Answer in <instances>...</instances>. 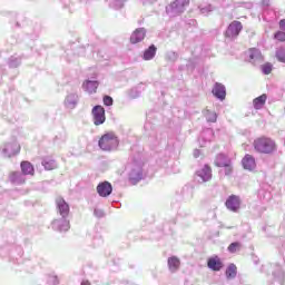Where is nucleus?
Returning <instances> with one entry per match:
<instances>
[{"mask_svg":"<svg viewBox=\"0 0 285 285\" xmlns=\"http://www.w3.org/2000/svg\"><path fill=\"white\" fill-rule=\"evenodd\" d=\"M225 275L227 279H235L237 277V266L235 264H229L226 268Z\"/></svg>","mask_w":285,"mask_h":285,"instance_id":"nucleus-29","label":"nucleus"},{"mask_svg":"<svg viewBox=\"0 0 285 285\" xmlns=\"http://www.w3.org/2000/svg\"><path fill=\"white\" fill-rule=\"evenodd\" d=\"M155 55H157V47L150 45L149 48L144 51L142 59L144 61H151V59H155Z\"/></svg>","mask_w":285,"mask_h":285,"instance_id":"nucleus-28","label":"nucleus"},{"mask_svg":"<svg viewBox=\"0 0 285 285\" xmlns=\"http://www.w3.org/2000/svg\"><path fill=\"white\" fill-rule=\"evenodd\" d=\"M215 166L218 168H225V175H230L233 173V167L230 166V158L224 154H218L215 159Z\"/></svg>","mask_w":285,"mask_h":285,"instance_id":"nucleus-7","label":"nucleus"},{"mask_svg":"<svg viewBox=\"0 0 285 285\" xmlns=\"http://www.w3.org/2000/svg\"><path fill=\"white\" fill-rule=\"evenodd\" d=\"M128 179L134 186L144 179V161L141 157L134 158L128 165Z\"/></svg>","mask_w":285,"mask_h":285,"instance_id":"nucleus-2","label":"nucleus"},{"mask_svg":"<svg viewBox=\"0 0 285 285\" xmlns=\"http://www.w3.org/2000/svg\"><path fill=\"white\" fill-rule=\"evenodd\" d=\"M104 104H105L106 106H112V104H114L112 97H110V96H105V97H104Z\"/></svg>","mask_w":285,"mask_h":285,"instance_id":"nucleus-43","label":"nucleus"},{"mask_svg":"<svg viewBox=\"0 0 285 285\" xmlns=\"http://www.w3.org/2000/svg\"><path fill=\"white\" fill-rule=\"evenodd\" d=\"M249 63L254 66H259V63H264V56H262V51L259 49H250L249 50Z\"/></svg>","mask_w":285,"mask_h":285,"instance_id":"nucleus-17","label":"nucleus"},{"mask_svg":"<svg viewBox=\"0 0 285 285\" xmlns=\"http://www.w3.org/2000/svg\"><path fill=\"white\" fill-rule=\"evenodd\" d=\"M239 248H242V244L240 243H232L229 246H228V250L230 253H237V250H239Z\"/></svg>","mask_w":285,"mask_h":285,"instance_id":"nucleus-39","label":"nucleus"},{"mask_svg":"<svg viewBox=\"0 0 285 285\" xmlns=\"http://www.w3.org/2000/svg\"><path fill=\"white\" fill-rule=\"evenodd\" d=\"M196 179L199 184H206L213 179V169L210 166L205 165L203 168L196 171Z\"/></svg>","mask_w":285,"mask_h":285,"instance_id":"nucleus-9","label":"nucleus"},{"mask_svg":"<svg viewBox=\"0 0 285 285\" xmlns=\"http://www.w3.org/2000/svg\"><path fill=\"white\" fill-rule=\"evenodd\" d=\"M266 95H262L257 98L254 99V108L255 110H262V108H264V104H266Z\"/></svg>","mask_w":285,"mask_h":285,"instance_id":"nucleus-30","label":"nucleus"},{"mask_svg":"<svg viewBox=\"0 0 285 285\" xmlns=\"http://www.w3.org/2000/svg\"><path fill=\"white\" fill-rule=\"evenodd\" d=\"M248 8H253V3H248Z\"/></svg>","mask_w":285,"mask_h":285,"instance_id":"nucleus-52","label":"nucleus"},{"mask_svg":"<svg viewBox=\"0 0 285 285\" xmlns=\"http://www.w3.org/2000/svg\"><path fill=\"white\" fill-rule=\"evenodd\" d=\"M96 190L99 197H110L112 195V184L105 180L98 184Z\"/></svg>","mask_w":285,"mask_h":285,"instance_id":"nucleus-15","label":"nucleus"},{"mask_svg":"<svg viewBox=\"0 0 285 285\" xmlns=\"http://www.w3.org/2000/svg\"><path fill=\"white\" fill-rule=\"evenodd\" d=\"M47 284L48 285H59V277H57V275H48Z\"/></svg>","mask_w":285,"mask_h":285,"instance_id":"nucleus-38","label":"nucleus"},{"mask_svg":"<svg viewBox=\"0 0 285 285\" xmlns=\"http://www.w3.org/2000/svg\"><path fill=\"white\" fill-rule=\"evenodd\" d=\"M167 264L170 273H177L179 271V266H181V262L177 258V256L169 257Z\"/></svg>","mask_w":285,"mask_h":285,"instance_id":"nucleus-25","label":"nucleus"},{"mask_svg":"<svg viewBox=\"0 0 285 285\" xmlns=\"http://www.w3.org/2000/svg\"><path fill=\"white\" fill-rule=\"evenodd\" d=\"M261 70L263 75H271V72H273V65L271 62L262 65Z\"/></svg>","mask_w":285,"mask_h":285,"instance_id":"nucleus-37","label":"nucleus"},{"mask_svg":"<svg viewBox=\"0 0 285 285\" xmlns=\"http://www.w3.org/2000/svg\"><path fill=\"white\" fill-rule=\"evenodd\" d=\"M98 146L105 153H112L119 148V138L114 132H107L99 139Z\"/></svg>","mask_w":285,"mask_h":285,"instance_id":"nucleus-4","label":"nucleus"},{"mask_svg":"<svg viewBox=\"0 0 285 285\" xmlns=\"http://www.w3.org/2000/svg\"><path fill=\"white\" fill-rule=\"evenodd\" d=\"M254 150L261 155H273L277 151V145L269 137H261L254 140Z\"/></svg>","mask_w":285,"mask_h":285,"instance_id":"nucleus-3","label":"nucleus"},{"mask_svg":"<svg viewBox=\"0 0 285 285\" xmlns=\"http://www.w3.org/2000/svg\"><path fill=\"white\" fill-rule=\"evenodd\" d=\"M212 92L216 99H219V101H224V99H226V86L220 82H215Z\"/></svg>","mask_w":285,"mask_h":285,"instance_id":"nucleus-18","label":"nucleus"},{"mask_svg":"<svg viewBox=\"0 0 285 285\" xmlns=\"http://www.w3.org/2000/svg\"><path fill=\"white\" fill-rule=\"evenodd\" d=\"M9 257L11 259H16V262H19L21 257H23V248L21 246L12 247L9 252Z\"/></svg>","mask_w":285,"mask_h":285,"instance_id":"nucleus-27","label":"nucleus"},{"mask_svg":"<svg viewBox=\"0 0 285 285\" xmlns=\"http://www.w3.org/2000/svg\"><path fill=\"white\" fill-rule=\"evenodd\" d=\"M134 92H135V89H131L130 97H132L134 99L139 97V92H137V94H134Z\"/></svg>","mask_w":285,"mask_h":285,"instance_id":"nucleus-46","label":"nucleus"},{"mask_svg":"<svg viewBox=\"0 0 285 285\" xmlns=\"http://www.w3.org/2000/svg\"><path fill=\"white\" fill-rule=\"evenodd\" d=\"M199 155H200L199 149L194 150V157H195L196 159H197V157H199Z\"/></svg>","mask_w":285,"mask_h":285,"instance_id":"nucleus-47","label":"nucleus"},{"mask_svg":"<svg viewBox=\"0 0 285 285\" xmlns=\"http://www.w3.org/2000/svg\"><path fill=\"white\" fill-rule=\"evenodd\" d=\"M146 38V29L138 28L130 36V43H141Z\"/></svg>","mask_w":285,"mask_h":285,"instance_id":"nucleus-19","label":"nucleus"},{"mask_svg":"<svg viewBox=\"0 0 285 285\" xmlns=\"http://www.w3.org/2000/svg\"><path fill=\"white\" fill-rule=\"evenodd\" d=\"M225 206L227 210H230L232 213H238L242 208V198L237 195H230L226 199Z\"/></svg>","mask_w":285,"mask_h":285,"instance_id":"nucleus-12","label":"nucleus"},{"mask_svg":"<svg viewBox=\"0 0 285 285\" xmlns=\"http://www.w3.org/2000/svg\"><path fill=\"white\" fill-rule=\"evenodd\" d=\"M42 166L45 170H55V168H57V161L55 159L45 158L42 160Z\"/></svg>","mask_w":285,"mask_h":285,"instance_id":"nucleus-31","label":"nucleus"},{"mask_svg":"<svg viewBox=\"0 0 285 285\" xmlns=\"http://www.w3.org/2000/svg\"><path fill=\"white\" fill-rule=\"evenodd\" d=\"M215 137V131L210 128H206L202 131L199 138H198V144L202 148L206 146V144H209V141H213Z\"/></svg>","mask_w":285,"mask_h":285,"instance_id":"nucleus-14","label":"nucleus"},{"mask_svg":"<svg viewBox=\"0 0 285 285\" xmlns=\"http://www.w3.org/2000/svg\"><path fill=\"white\" fill-rule=\"evenodd\" d=\"M262 3H263V6L268 7V3H271V1L269 0H263Z\"/></svg>","mask_w":285,"mask_h":285,"instance_id":"nucleus-48","label":"nucleus"},{"mask_svg":"<svg viewBox=\"0 0 285 285\" xmlns=\"http://www.w3.org/2000/svg\"><path fill=\"white\" fill-rule=\"evenodd\" d=\"M51 227L53 230H58V233H67V230H70V216H60L53 219Z\"/></svg>","mask_w":285,"mask_h":285,"instance_id":"nucleus-6","label":"nucleus"},{"mask_svg":"<svg viewBox=\"0 0 285 285\" xmlns=\"http://www.w3.org/2000/svg\"><path fill=\"white\" fill-rule=\"evenodd\" d=\"M171 57H177V53L170 52Z\"/></svg>","mask_w":285,"mask_h":285,"instance_id":"nucleus-50","label":"nucleus"},{"mask_svg":"<svg viewBox=\"0 0 285 285\" xmlns=\"http://www.w3.org/2000/svg\"><path fill=\"white\" fill-rule=\"evenodd\" d=\"M183 193H184V197H186L187 199H193V188L185 187L183 189Z\"/></svg>","mask_w":285,"mask_h":285,"instance_id":"nucleus-40","label":"nucleus"},{"mask_svg":"<svg viewBox=\"0 0 285 285\" xmlns=\"http://www.w3.org/2000/svg\"><path fill=\"white\" fill-rule=\"evenodd\" d=\"M279 28L285 31V19L279 21Z\"/></svg>","mask_w":285,"mask_h":285,"instance_id":"nucleus-45","label":"nucleus"},{"mask_svg":"<svg viewBox=\"0 0 285 285\" xmlns=\"http://www.w3.org/2000/svg\"><path fill=\"white\" fill-rule=\"evenodd\" d=\"M98 88H99V81L97 80H86L82 83V89L85 90V92H88V95H95Z\"/></svg>","mask_w":285,"mask_h":285,"instance_id":"nucleus-21","label":"nucleus"},{"mask_svg":"<svg viewBox=\"0 0 285 285\" xmlns=\"http://www.w3.org/2000/svg\"><path fill=\"white\" fill-rule=\"evenodd\" d=\"M244 30V26L237 21L234 20L228 27L227 30L225 31V37L228 39H236V37H239V32Z\"/></svg>","mask_w":285,"mask_h":285,"instance_id":"nucleus-10","label":"nucleus"},{"mask_svg":"<svg viewBox=\"0 0 285 285\" xmlns=\"http://www.w3.org/2000/svg\"><path fill=\"white\" fill-rule=\"evenodd\" d=\"M198 10H200V14H208L209 12H213V10H215V7H213L212 4H207V6H198Z\"/></svg>","mask_w":285,"mask_h":285,"instance_id":"nucleus-35","label":"nucleus"},{"mask_svg":"<svg viewBox=\"0 0 285 285\" xmlns=\"http://www.w3.org/2000/svg\"><path fill=\"white\" fill-rule=\"evenodd\" d=\"M243 168L245 170H255L257 168V164L255 163V157L252 155H245V157L242 159Z\"/></svg>","mask_w":285,"mask_h":285,"instance_id":"nucleus-22","label":"nucleus"},{"mask_svg":"<svg viewBox=\"0 0 285 285\" xmlns=\"http://www.w3.org/2000/svg\"><path fill=\"white\" fill-rule=\"evenodd\" d=\"M276 59L281 63H285V48H279L276 50Z\"/></svg>","mask_w":285,"mask_h":285,"instance_id":"nucleus-36","label":"nucleus"},{"mask_svg":"<svg viewBox=\"0 0 285 285\" xmlns=\"http://www.w3.org/2000/svg\"><path fill=\"white\" fill-rule=\"evenodd\" d=\"M16 27L17 28H21V24H19V22L16 23Z\"/></svg>","mask_w":285,"mask_h":285,"instance_id":"nucleus-51","label":"nucleus"},{"mask_svg":"<svg viewBox=\"0 0 285 285\" xmlns=\"http://www.w3.org/2000/svg\"><path fill=\"white\" fill-rule=\"evenodd\" d=\"M258 198L261 202H271V199H273V194L271 193V187L268 185L263 186L258 190Z\"/></svg>","mask_w":285,"mask_h":285,"instance_id":"nucleus-23","label":"nucleus"},{"mask_svg":"<svg viewBox=\"0 0 285 285\" xmlns=\"http://www.w3.org/2000/svg\"><path fill=\"white\" fill-rule=\"evenodd\" d=\"M8 66L9 68H19L21 66V57L11 56L8 59Z\"/></svg>","mask_w":285,"mask_h":285,"instance_id":"nucleus-32","label":"nucleus"},{"mask_svg":"<svg viewBox=\"0 0 285 285\" xmlns=\"http://www.w3.org/2000/svg\"><path fill=\"white\" fill-rule=\"evenodd\" d=\"M109 8H112V10H121V8H124V0H109Z\"/></svg>","mask_w":285,"mask_h":285,"instance_id":"nucleus-33","label":"nucleus"},{"mask_svg":"<svg viewBox=\"0 0 285 285\" xmlns=\"http://www.w3.org/2000/svg\"><path fill=\"white\" fill-rule=\"evenodd\" d=\"M20 150L21 146H19V142H17V140L7 142L2 147V154L4 155V157H14V155H19Z\"/></svg>","mask_w":285,"mask_h":285,"instance_id":"nucleus-11","label":"nucleus"},{"mask_svg":"<svg viewBox=\"0 0 285 285\" xmlns=\"http://www.w3.org/2000/svg\"><path fill=\"white\" fill-rule=\"evenodd\" d=\"M91 115L94 117L95 126H101L106 124V109L101 105H97L92 108Z\"/></svg>","mask_w":285,"mask_h":285,"instance_id":"nucleus-8","label":"nucleus"},{"mask_svg":"<svg viewBox=\"0 0 285 285\" xmlns=\"http://www.w3.org/2000/svg\"><path fill=\"white\" fill-rule=\"evenodd\" d=\"M21 173L26 177L28 175H35V166L28 160H23L20 164Z\"/></svg>","mask_w":285,"mask_h":285,"instance_id":"nucleus-26","label":"nucleus"},{"mask_svg":"<svg viewBox=\"0 0 285 285\" xmlns=\"http://www.w3.org/2000/svg\"><path fill=\"white\" fill-rule=\"evenodd\" d=\"M10 250V247L9 246H6V247H2L0 248V255L2 257H6V252Z\"/></svg>","mask_w":285,"mask_h":285,"instance_id":"nucleus-44","label":"nucleus"},{"mask_svg":"<svg viewBox=\"0 0 285 285\" xmlns=\"http://www.w3.org/2000/svg\"><path fill=\"white\" fill-rule=\"evenodd\" d=\"M145 130L147 135V146L151 148V150H157L160 146L166 141V136L161 131H157V129L153 128V124L146 122Z\"/></svg>","mask_w":285,"mask_h":285,"instance_id":"nucleus-1","label":"nucleus"},{"mask_svg":"<svg viewBox=\"0 0 285 285\" xmlns=\"http://www.w3.org/2000/svg\"><path fill=\"white\" fill-rule=\"evenodd\" d=\"M81 285H91L89 281H82Z\"/></svg>","mask_w":285,"mask_h":285,"instance_id":"nucleus-49","label":"nucleus"},{"mask_svg":"<svg viewBox=\"0 0 285 285\" xmlns=\"http://www.w3.org/2000/svg\"><path fill=\"white\" fill-rule=\"evenodd\" d=\"M207 266L210 271L219 272L224 268V263L219 259V256L210 257L207 261Z\"/></svg>","mask_w":285,"mask_h":285,"instance_id":"nucleus-20","label":"nucleus"},{"mask_svg":"<svg viewBox=\"0 0 285 285\" xmlns=\"http://www.w3.org/2000/svg\"><path fill=\"white\" fill-rule=\"evenodd\" d=\"M94 215H95V217H98V219L106 217V214L102 212V209H99V208H95Z\"/></svg>","mask_w":285,"mask_h":285,"instance_id":"nucleus-42","label":"nucleus"},{"mask_svg":"<svg viewBox=\"0 0 285 285\" xmlns=\"http://www.w3.org/2000/svg\"><path fill=\"white\" fill-rule=\"evenodd\" d=\"M189 4L190 0H175L166 7V13L169 17H179V14L186 11V7Z\"/></svg>","mask_w":285,"mask_h":285,"instance_id":"nucleus-5","label":"nucleus"},{"mask_svg":"<svg viewBox=\"0 0 285 285\" xmlns=\"http://www.w3.org/2000/svg\"><path fill=\"white\" fill-rule=\"evenodd\" d=\"M79 104V95L72 92L68 94L65 98V107L68 108V110H75Z\"/></svg>","mask_w":285,"mask_h":285,"instance_id":"nucleus-16","label":"nucleus"},{"mask_svg":"<svg viewBox=\"0 0 285 285\" xmlns=\"http://www.w3.org/2000/svg\"><path fill=\"white\" fill-rule=\"evenodd\" d=\"M56 210L59 217H70V205L62 197L56 198Z\"/></svg>","mask_w":285,"mask_h":285,"instance_id":"nucleus-13","label":"nucleus"},{"mask_svg":"<svg viewBox=\"0 0 285 285\" xmlns=\"http://www.w3.org/2000/svg\"><path fill=\"white\" fill-rule=\"evenodd\" d=\"M205 117L206 121L209 124H215V121H217V114L215 111L207 110Z\"/></svg>","mask_w":285,"mask_h":285,"instance_id":"nucleus-34","label":"nucleus"},{"mask_svg":"<svg viewBox=\"0 0 285 285\" xmlns=\"http://www.w3.org/2000/svg\"><path fill=\"white\" fill-rule=\"evenodd\" d=\"M274 39L277 41H285V32L284 31H278L274 35Z\"/></svg>","mask_w":285,"mask_h":285,"instance_id":"nucleus-41","label":"nucleus"},{"mask_svg":"<svg viewBox=\"0 0 285 285\" xmlns=\"http://www.w3.org/2000/svg\"><path fill=\"white\" fill-rule=\"evenodd\" d=\"M9 179L11 184H17L18 186L21 184H26V176L23 175L22 171L11 173Z\"/></svg>","mask_w":285,"mask_h":285,"instance_id":"nucleus-24","label":"nucleus"}]
</instances>
